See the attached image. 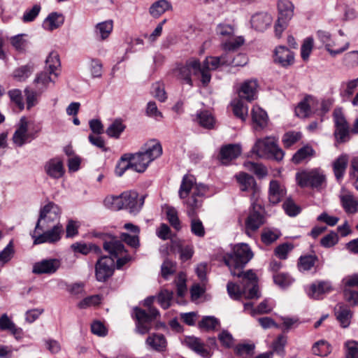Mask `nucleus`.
I'll return each mask as SVG.
<instances>
[{
	"label": "nucleus",
	"instance_id": "nucleus-1",
	"mask_svg": "<svg viewBox=\"0 0 358 358\" xmlns=\"http://www.w3.org/2000/svg\"><path fill=\"white\" fill-rule=\"evenodd\" d=\"M162 154V147L159 142L151 140L145 144L143 150L134 154H124L117 162L115 173L121 177L129 169L142 173L149 164Z\"/></svg>",
	"mask_w": 358,
	"mask_h": 358
},
{
	"label": "nucleus",
	"instance_id": "nucleus-2",
	"mask_svg": "<svg viewBox=\"0 0 358 358\" xmlns=\"http://www.w3.org/2000/svg\"><path fill=\"white\" fill-rule=\"evenodd\" d=\"M99 237L103 241V250L109 256H100L95 264V276L99 282H105L112 276L115 270V259L124 252V245L119 239L108 234Z\"/></svg>",
	"mask_w": 358,
	"mask_h": 358
},
{
	"label": "nucleus",
	"instance_id": "nucleus-3",
	"mask_svg": "<svg viewBox=\"0 0 358 358\" xmlns=\"http://www.w3.org/2000/svg\"><path fill=\"white\" fill-rule=\"evenodd\" d=\"M240 278L242 289L234 282L227 283V289L229 296L234 300H239L243 295L247 299H258L259 294L256 274L252 270H248L242 273Z\"/></svg>",
	"mask_w": 358,
	"mask_h": 358
},
{
	"label": "nucleus",
	"instance_id": "nucleus-4",
	"mask_svg": "<svg viewBox=\"0 0 358 358\" xmlns=\"http://www.w3.org/2000/svg\"><path fill=\"white\" fill-rule=\"evenodd\" d=\"M207 189L206 186L199 185L196 187L194 194L186 201L188 208L187 213L188 217L191 218V232L199 238H203L205 236L206 231L202 222L196 217V210L201 206L203 198L207 192Z\"/></svg>",
	"mask_w": 358,
	"mask_h": 358
},
{
	"label": "nucleus",
	"instance_id": "nucleus-5",
	"mask_svg": "<svg viewBox=\"0 0 358 358\" xmlns=\"http://www.w3.org/2000/svg\"><path fill=\"white\" fill-rule=\"evenodd\" d=\"M253 253L246 243H240L234 246L233 252L224 257V262L229 266L234 276L241 277V270L252 258Z\"/></svg>",
	"mask_w": 358,
	"mask_h": 358
},
{
	"label": "nucleus",
	"instance_id": "nucleus-6",
	"mask_svg": "<svg viewBox=\"0 0 358 358\" xmlns=\"http://www.w3.org/2000/svg\"><path fill=\"white\" fill-rule=\"evenodd\" d=\"M154 300V296H149L145 299L144 306L148 308V311L138 307L134 308L136 331L140 334H147L152 327V322L159 315V310L152 306Z\"/></svg>",
	"mask_w": 358,
	"mask_h": 358
},
{
	"label": "nucleus",
	"instance_id": "nucleus-7",
	"mask_svg": "<svg viewBox=\"0 0 358 358\" xmlns=\"http://www.w3.org/2000/svg\"><path fill=\"white\" fill-rule=\"evenodd\" d=\"M252 152L259 157H271L278 162L282 161L285 155L284 151L278 145L275 138L271 136L257 139Z\"/></svg>",
	"mask_w": 358,
	"mask_h": 358
},
{
	"label": "nucleus",
	"instance_id": "nucleus-8",
	"mask_svg": "<svg viewBox=\"0 0 358 358\" xmlns=\"http://www.w3.org/2000/svg\"><path fill=\"white\" fill-rule=\"evenodd\" d=\"M278 17L275 24V36H281L282 31L286 29L288 22L294 14V6L288 0H280L278 2Z\"/></svg>",
	"mask_w": 358,
	"mask_h": 358
},
{
	"label": "nucleus",
	"instance_id": "nucleus-9",
	"mask_svg": "<svg viewBox=\"0 0 358 358\" xmlns=\"http://www.w3.org/2000/svg\"><path fill=\"white\" fill-rule=\"evenodd\" d=\"M38 231L41 229H34V231L31 234L32 238L34 239V244L38 245L44 243H54L57 242L61 238V235L63 233V227L60 224H57L49 230H47L43 233H39Z\"/></svg>",
	"mask_w": 358,
	"mask_h": 358
},
{
	"label": "nucleus",
	"instance_id": "nucleus-10",
	"mask_svg": "<svg viewBox=\"0 0 358 358\" xmlns=\"http://www.w3.org/2000/svg\"><path fill=\"white\" fill-rule=\"evenodd\" d=\"M296 179L301 187L317 188L325 181V176L316 169L302 171L296 174Z\"/></svg>",
	"mask_w": 358,
	"mask_h": 358
},
{
	"label": "nucleus",
	"instance_id": "nucleus-11",
	"mask_svg": "<svg viewBox=\"0 0 358 358\" xmlns=\"http://www.w3.org/2000/svg\"><path fill=\"white\" fill-rule=\"evenodd\" d=\"M61 213L60 209L52 202L48 203L41 209L39 217L36 224V229L43 230L48 224L57 220Z\"/></svg>",
	"mask_w": 358,
	"mask_h": 358
},
{
	"label": "nucleus",
	"instance_id": "nucleus-12",
	"mask_svg": "<svg viewBox=\"0 0 358 358\" xmlns=\"http://www.w3.org/2000/svg\"><path fill=\"white\" fill-rule=\"evenodd\" d=\"M36 138L33 133L28 132V121L25 117H21L17 128L13 134V141L17 147H22Z\"/></svg>",
	"mask_w": 358,
	"mask_h": 358
},
{
	"label": "nucleus",
	"instance_id": "nucleus-13",
	"mask_svg": "<svg viewBox=\"0 0 358 358\" xmlns=\"http://www.w3.org/2000/svg\"><path fill=\"white\" fill-rule=\"evenodd\" d=\"M145 196L138 197V192L127 191L123 192L124 208L129 210V213L136 215L141 210Z\"/></svg>",
	"mask_w": 358,
	"mask_h": 358
},
{
	"label": "nucleus",
	"instance_id": "nucleus-14",
	"mask_svg": "<svg viewBox=\"0 0 358 358\" xmlns=\"http://www.w3.org/2000/svg\"><path fill=\"white\" fill-rule=\"evenodd\" d=\"M264 222V216L254 206L245 220V234L251 237Z\"/></svg>",
	"mask_w": 358,
	"mask_h": 358
},
{
	"label": "nucleus",
	"instance_id": "nucleus-15",
	"mask_svg": "<svg viewBox=\"0 0 358 358\" xmlns=\"http://www.w3.org/2000/svg\"><path fill=\"white\" fill-rule=\"evenodd\" d=\"M199 60L192 58L187 60L184 66L178 69V77L184 80L190 86H192L193 83L191 75L192 73L195 76L199 75Z\"/></svg>",
	"mask_w": 358,
	"mask_h": 358
},
{
	"label": "nucleus",
	"instance_id": "nucleus-16",
	"mask_svg": "<svg viewBox=\"0 0 358 358\" xmlns=\"http://www.w3.org/2000/svg\"><path fill=\"white\" fill-rule=\"evenodd\" d=\"M44 170L46 174L53 179L61 178L65 173L63 162L58 157L48 160L44 166Z\"/></svg>",
	"mask_w": 358,
	"mask_h": 358
},
{
	"label": "nucleus",
	"instance_id": "nucleus-17",
	"mask_svg": "<svg viewBox=\"0 0 358 358\" xmlns=\"http://www.w3.org/2000/svg\"><path fill=\"white\" fill-rule=\"evenodd\" d=\"M333 287L329 281H317L310 285L308 291V296L314 299H320L323 296L330 293Z\"/></svg>",
	"mask_w": 358,
	"mask_h": 358
},
{
	"label": "nucleus",
	"instance_id": "nucleus-18",
	"mask_svg": "<svg viewBox=\"0 0 358 358\" xmlns=\"http://www.w3.org/2000/svg\"><path fill=\"white\" fill-rule=\"evenodd\" d=\"M59 267V262L56 259H43L36 262L33 266V273L36 274H52Z\"/></svg>",
	"mask_w": 358,
	"mask_h": 358
},
{
	"label": "nucleus",
	"instance_id": "nucleus-19",
	"mask_svg": "<svg viewBox=\"0 0 358 358\" xmlns=\"http://www.w3.org/2000/svg\"><path fill=\"white\" fill-rule=\"evenodd\" d=\"M241 153L240 145L236 144H228L222 147L220 152V160L222 164L227 165L237 158Z\"/></svg>",
	"mask_w": 358,
	"mask_h": 358
},
{
	"label": "nucleus",
	"instance_id": "nucleus-20",
	"mask_svg": "<svg viewBox=\"0 0 358 358\" xmlns=\"http://www.w3.org/2000/svg\"><path fill=\"white\" fill-rule=\"evenodd\" d=\"M185 343L189 348L203 358H209L212 355V352L199 338L187 336L185 339Z\"/></svg>",
	"mask_w": 358,
	"mask_h": 358
},
{
	"label": "nucleus",
	"instance_id": "nucleus-21",
	"mask_svg": "<svg viewBox=\"0 0 358 358\" xmlns=\"http://www.w3.org/2000/svg\"><path fill=\"white\" fill-rule=\"evenodd\" d=\"M294 53L285 46H279L275 50L274 61L283 67H287L294 63Z\"/></svg>",
	"mask_w": 358,
	"mask_h": 358
},
{
	"label": "nucleus",
	"instance_id": "nucleus-22",
	"mask_svg": "<svg viewBox=\"0 0 358 358\" xmlns=\"http://www.w3.org/2000/svg\"><path fill=\"white\" fill-rule=\"evenodd\" d=\"M273 17L267 13H259L254 15L251 18L252 27L259 31H264L272 23Z\"/></svg>",
	"mask_w": 358,
	"mask_h": 358
},
{
	"label": "nucleus",
	"instance_id": "nucleus-23",
	"mask_svg": "<svg viewBox=\"0 0 358 358\" xmlns=\"http://www.w3.org/2000/svg\"><path fill=\"white\" fill-rule=\"evenodd\" d=\"M235 177L241 191L248 192L252 190L254 194L258 191L256 180L253 176L246 173L241 172L236 175Z\"/></svg>",
	"mask_w": 358,
	"mask_h": 358
},
{
	"label": "nucleus",
	"instance_id": "nucleus-24",
	"mask_svg": "<svg viewBox=\"0 0 358 358\" xmlns=\"http://www.w3.org/2000/svg\"><path fill=\"white\" fill-rule=\"evenodd\" d=\"M257 83L256 80H250L244 82L238 92L240 99L252 101L256 99Z\"/></svg>",
	"mask_w": 358,
	"mask_h": 358
},
{
	"label": "nucleus",
	"instance_id": "nucleus-25",
	"mask_svg": "<svg viewBox=\"0 0 358 358\" xmlns=\"http://www.w3.org/2000/svg\"><path fill=\"white\" fill-rule=\"evenodd\" d=\"M71 248L74 252L80 253L83 255L94 253L99 256L102 253L101 248L92 243H86L84 242H76L71 245Z\"/></svg>",
	"mask_w": 358,
	"mask_h": 358
},
{
	"label": "nucleus",
	"instance_id": "nucleus-26",
	"mask_svg": "<svg viewBox=\"0 0 358 358\" xmlns=\"http://www.w3.org/2000/svg\"><path fill=\"white\" fill-rule=\"evenodd\" d=\"M252 119L256 130H262L268 124V115L265 110L257 106L252 109Z\"/></svg>",
	"mask_w": 358,
	"mask_h": 358
},
{
	"label": "nucleus",
	"instance_id": "nucleus-27",
	"mask_svg": "<svg viewBox=\"0 0 358 358\" xmlns=\"http://www.w3.org/2000/svg\"><path fill=\"white\" fill-rule=\"evenodd\" d=\"M64 22V16L57 12L50 13L45 19L43 27L48 31H53L60 27Z\"/></svg>",
	"mask_w": 358,
	"mask_h": 358
},
{
	"label": "nucleus",
	"instance_id": "nucleus-28",
	"mask_svg": "<svg viewBox=\"0 0 358 358\" xmlns=\"http://www.w3.org/2000/svg\"><path fill=\"white\" fill-rule=\"evenodd\" d=\"M199 185H203L199 184ZM199 185L196 183V179L194 176L185 175L182 178V180L179 189V196L180 199H185L187 196L191 189H193L192 196L194 194V190Z\"/></svg>",
	"mask_w": 358,
	"mask_h": 358
},
{
	"label": "nucleus",
	"instance_id": "nucleus-29",
	"mask_svg": "<svg viewBox=\"0 0 358 358\" xmlns=\"http://www.w3.org/2000/svg\"><path fill=\"white\" fill-rule=\"evenodd\" d=\"M340 201L346 213L355 214L358 212V201L351 193L341 194Z\"/></svg>",
	"mask_w": 358,
	"mask_h": 358
},
{
	"label": "nucleus",
	"instance_id": "nucleus-30",
	"mask_svg": "<svg viewBox=\"0 0 358 358\" xmlns=\"http://www.w3.org/2000/svg\"><path fill=\"white\" fill-rule=\"evenodd\" d=\"M335 315L343 328L349 327L352 313L350 308L343 305H338L335 308Z\"/></svg>",
	"mask_w": 358,
	"mask_h": 358
},
{
	"label": "nucleus",
	"instance_id": "nucleus-31",
	"mask_svg": "<svg viewBox=\"0 0 358 358\" xmlns=\"http://www.w3.org/2000/svg\"><path fill=\"white\" fill-rule=\"evenodd\" d=\"M315 102L314 97L310 95L306 96L296 106L295 109L296 115L301 118L308 117L311 113L310 107L313 106Z\"/></svg>",
	"mask_w": 358,
	"mask_h": 358
},
{
	"label": "nucleus",
	"instance_id": "nucleus-32",
	"mask_svg": "<svg viewBox=\"0 0 358 358\" xmlns=\"http://www.w3.org/2000/svg\"><path fill=\"white\" fill-rule=\"evenodd\" d=\"M285 192L276 180H271L269 185L268 199L271 203H278L285 196Z\"/></svg>",
	"mask_w": 358,
	"mask_h": 358
},
{
	"label": "nucleus",
	"instance_id": "nucleus-33",
	"mask_svg": "<svg viewBox=\"0 0 358 358\" xmlns=\"http://www.w3.org/2000/svg\"><path fill=\"white\" fill-rule=\"evenodd\" d=\"M348 163V157L341 155L333 163V170L338 181H341L344 176Z\"/></svg>",
	"mask_w": 358,
	"mask_h": 358
},
{
	"label": "nucleus",
	"instance_id": "nucleus-34",
	"mask_svg": "<svg viewBox=\"0 0 358 358\" xmlns=\"http://www.w3.org/2000/svg\"><path fill=\"white\" fill-rule=\"evenodd\" d=\"M227 57L228 53L223 54L220 57H206L202 65L209 70H216L220 66H228L229 62L227 61Z\"/></svg>",
	"mask_w": 358,
	"mask_h": 358
},
{
	"label": "nucleus",
	"instance_id": "nucleus-35",
	"mask_svg": "<svg viewBox=\"0 0 358 358\" xmlns=\"http://www.w3.org/2000/svg\"><path fill=\"white\" fill-rule=\"evenodd\" d=\"M61 63L59 54L55 51H52L45 60V69L50 72V74H53L55 78L58 76L57 72L60 67Z\"/></svg>",
	"mask_w": 358,
	"mask_h": 358
},
{
	"label": "nucleus",
	"instance_id": "nucleus-36",
	"mask_svg": "<svg viewBox=\"0 0 358 358\" xmlns=\"http://www.w3.org/2000/svg\"><path fill=\"white\" fill-rule=\"evenodd\" d=\"M172 6L167 0H159L153 3L149 9L150 14L155 18H158L166 10H171Z\"/></svg>",
	"mask_w": 358,
	"mask_h": 358
},
{
	"label": "nucleus",
	"instance_id": "nucleus-37",
	"mask_svg": "<svg viewBox=\"0 0 358 358\" xmlns=\"http://www.w3.org/2000/svg\"><path fill=\"white\" fill-rule=\"evenodd\" d=\"M146 343L158 352H163L166 348V341L163 334H156L148 336L146 339Z\"/></svg>",
	"mask_w": 358,
	"mask_h": 358
},
{
	"label": "nucleus",
	"instance_id": "nucleus-38",
	"mask_svg": "<svg viewBox=\"0 0 358 358\" xmlns=\"http://www.w3.org/2000/svg\"><path fill=\"white\" fill-rule=\"evenodd\" d=\"M317 260L318 257L315 255H302L298 260V268L300 271H310Z\"/></svg>",
	"mask_w": 358,
	"mask_h": 358
},
{
	"label": "nucleus",
	"instance_id": "nucleus-39",
	"mask_svg": "<svg viewBox=\"0 0 358 358\" xmlns=\"http://www.w3.org/2000/svg\"><path fill=\"white\" fill-rule=\"evenodd\" d=\"M104 205L112 210L124 209L123 193L118 196L109 195L104 199Z\"/></svg>",
	"mask_w": 358,
	"mask_h": 358
},
{
	"label": "nucleus",
	"instance_id": "nucleus-40",
	"mask_svg": "<svg viewBox=\"0 0 358 358\" xmlns=\"http://www.w3.org/2000/svg\"><path fill=\"white\" fill-rule=\"evenodd\" d=\"M315 151L311 146L306 145L300 148L293 155L292 161L295 164L301 163L303 160L308 157L313 156Z\"/></svg>",
	"mask_w": 358,
	"mask_h": 358
},
{
	"label": "nucleus",
	"instance_id": "nucleus-41",
	"mask_svg": "<svg viewBox=\"0 0 358 358\" xmlns=\"http://www.w3.org/2000/svg\"><path fill=\"white\" fill-rule=\"evenodd\" d=\"M125 128L126 126L122 123V121L120 119H116L107 128L106 133L110 137L118 138Z\"/></svg>",
	"mask_w": 358,
	"mask_h": 358
},
{
	"label": "nucleus",
	"instance_id": "nucleus-42",
	"mask_svg": "<svg viewBox=\"0 0 358 358\" xmlns=\"http://www.w3.org/2000/svg\"><path fill=\"white\" fill-rule=\"evenodd\" d=\"M219 325V320L213 316L203 317L198 324L199 329L206 331H214Z\"/></svg>",
	"mask_w": 358,
	"mask_h": 358
},
{
	"label": "nucleus",
	"instance_id": "nucleus-43",
	"mask_svg": "<svg viewBox=\"0 0 358 358\" xmlns=\"http://www.w3.org/2000/svg\"><path fill=\"white\" fill-rule=\"evenodd\" d=\"M199 124L206 129H212L215 124L214 117L207 110L201 111L197 114Z\"/></svg>",
	"mask_w": 358,
	"mask_h": 358
},
{
	"label": "nucleus",
	"instance_id": "nucleus-44",
	"mask_svg": "<svg viewBox=\"0 0 358 358\" xmlns=\"http://www.w3.org/2000/svg\"><path fill=\"white\" fill-rule=\"evenodd\" d=\"M232 106L233 112L235 116L240 118L243 121H245L248 115V108L243 103L242 99H240L237 101H235L232 103Z\"/></svg>",
	"mask_w": 358,
	"mask_h": 358
},
{
	"label": "nucleus",
	"instance_id": "nucleus-45",
	"mask_svg": "<svg viewBox=\"0 0 358 358\" xmlns=\"http://www.w3.org/2000/svg\"><path fill=\"white\" fill-rule=\"evenodd\" d=\"M113 24L112 20H107L100 22L96 26V33L99 34L102 40L108 37L113 30Z\"/></svg>",
	"mask_w": 358,
	"mask_h": 358
},
{
	"label": "nucleus",
	"instance_id": "nucleus-46",
	"mask_svg": "<svg viewBox=\"0 0 358 358\" xmlns=\"http://www.w3.org/2000/svg\"><path fill=\"white\" fill-rule=\"evenodd\" d=\"M254 344H238L235 348L236 353L243 358H250L254 355Z\"/></svg>",
	"mask_w": 358,
	"mask_h": 358
},
{
	"label": "nucleus",
	"instance_id": "nucleus-47",
	"mask_svg": "<svg viewBox=\"0 0 358 358\" xmlns=\"http://www.w3.org/2000/svg\"><path fill=\"white\" fill-rule=\"evenodd\" d=\"M166 217L170 224L177 231L180 230L181 224L178 218V211L173 207H168L166 210Z\"/></svg>",
	"mask_w": 358,
	"mask_h": 358
},
{
	"label": "nucleus",
	"instance_id": "nucleus-48",
	"mask_svg": "<svg viewBox=\"0 0 358 358\" xmlns=\"http://www.w3.org/2000/svg\"><path fill=\"white\" fill-rule=\"evenodd\" d=\"M0 329L3 331L8 330L13 335H16L19 332V329L6 314H3L0 317Z\"/></svg>",
	"mask_w": 358,
	"mask_h": 358
},
{
	"label": "nucleus",
	"instance_id": "nucleus-49",
	"mask_svg": "<svg viewBox=\"0 0 358 358\" xmlns=\"http://www.w3.org/2000/svg\"><path fill=\"white\" fill-rule=\"evenodd\" d=\"M301 138V133L299 131H291L286 132L282 137V141L285 148H289Z\"/></svg>",
	"mask_w": 358,
	"mask_h": 358
},
{
	"label": "nucleus",
	"instance_id": "nucleus-50",
	"mask_svg": "<svg viewBox=\"0 0 358 358\" xmlns=\"http://www.w3.org/2000/svg\"><path fill=\"white\" fill-rule=\"evenodd\" d=\"M173 298V292L167 289L162 290L157 296L158 303L164 309H167L171 306V301Z\"/></svg>",
	"mask_w": 358,
	"mask_h": 358
},
{
	"label": "nucleus",
	"instance_id": "nucleus-51",
	"mask_svg": "<svg viewBox=\"0 0 358 358\" xmlns=\"http://www.w3.org/2000/svg\"><path fill=\"white\" fill-rule=\"evenodd\" d=\"M13 242L10 241L6 247L0 252V267L8 263L14 255Z\"/></svg>",
	"mask_w": 358,
	"mask_h": 358
},
{
	"label": "nucleus",
	"instance_id": "nucleus-52",
	"mask_svg": "<svg viewBox=\"0 0 358 358\" xmlns=\"http://www.w3.org/2000/svg\"><path fill=\"white\" fill-rule=\"evenodd\" d=\"M273 280L276 285L285 288L290 285L294 280L287 273H279L273 275Z\"/></svg>",
	"mask_w": 358,
	"mask_h": 358
},
{
	"label": "nucleus",
	"instance_id": "nucleus-53",
	"mask_svg": "<svg viewBox=\"0 0 358 358\" xmlns=\"http://www.w3.org/2000/svg\"><path fill=\"white\" fill-rule=\"evenodd\" d=\"M280 234L277 231L271 229H265L261 235L262 241L266 245H270L275 242L279 237Z\"/></svg>",
	"mask_w": 358,
	"mask_h": 358
},
{
	"label": "nucleus",
	"instance_id": "nucleus-54",
	"mask_svg": "<svg viewBox=\"0 0 358 358\" xmlns=\"http://www.w3.org/2000/svg\"><path fill=\"white\" fill-rule=\"evenodd\" d=\"M53 74H50V72L45 69L44 71L40 73L36 78L34 82L36 85H42V88H45L51 82H55L54 78H52Z\"/></svg>",
	"mask_w": 358,
	"mask_h": 358
},
{
	"label": "nucleus",
	"instance_id": "nucleus-55",
	"mask_svg": "<svg viewBox=\"0 0 358 358\" xmlns=\"http://www.w3.org/2000/svg\"><path fill=\"white\" fill-rule=\"evenodd\" d=\"M162 275L167 279L169 275H173L176 271V264L169 259H166L161 267Z\"/></svg>",
	"mask_w": 358,
	"mask_h": 358
},
{
	"label": "nucleus",
	"instance_id": "nucleus-56",
	"mask_svg": "<svg viewBox=\"0 0 358 358\" xmlns=\"http://www.w3.org/2000/svg\"><path fill=\"white\" fill-rule=\"evenodd\" d=\"M313 48V38L308 37L304 41L301 48V55L302 59L308 60Z\"/></svg>",
	"mask_w": 358,
	"mask_h": 358
},
{
	"label": "nucleus",
	"instance_id": "nucleus-57",
	"mask_svg": "<svg viewBox=\"0 0 358 358\" xmlns=\"http://www.w3.org/2000/svg\"><path fill=\"white\" fill-rule=\"evenodd\" d=\"M312 352L315 355L326 356L329 352V345L326 341H319L313 345Z\"/></svg>",
	"mask_w": 358,
	"mask_h": 358
},
{
	"label": "nucleus",
	"instance_id": "nucleus-58",
	"mask_svg": "<svg viewBox=\"0 0 358 358\" xmlns=\"http://www.w3.org/2000/svg\"><path fill=\"white\" fill-rule=\"evenodd\" d=\"M338 242V236L334 231H331L320 240L321 245L327 248L334 246Z\"/></svg>",
	"mask_w": 358,
	"mask_h": 358
},
{
	"label": "nucleus",
	"instance_id": "nucleus-59",
	"mask_svg": "<svg viewBox=\"0 0 358 358\" xmlns=\"http://www.w3.org/2000/svg\"><path fill=\"white\" fill-rule=\"evenodd\" d=\"M293 244L285 243L279 245L278 247H276V248L275 249V254L280 259H286L288 253L291 252L293 250Z\"/></svg>",
	"mask_w": 358,
	"mask_h": 358
},
{
	"label": "nucleus",
	"instance_id": "nucleus-60",
	"mask_svg": "<svg viewBox=\"0 0 358 358\" xmlns=\"http://www.w3.org/2000/svg\"><path fill=\"white\" fill-rule=\"evenodd\" d=\"M41 6L35 4L31 9L27 10L22 16V21L24 22H30L34 21L38 15L41 11Z\"/></svg>",
	"mask_w": 358,
	"mask_h": 358
},
{
	"label": "nucleus",
	"instance_id": "nucleus-61",
	"mask_svg": "<svg viewBox=\"0 0 358 358\" xmlns=\"http://www.w3.org/2000/svg\"><path fill=\"white\" fill-rule=\"evenodd\" d=\"M227 61L229 62L228 66H243L248 63V59L247 56L243 53L238 54L233 58L228 54Z\"/></svg>",
	"mask_w": 358,
	"mask_h": 358
},
{
	"label": "nucleus",
	"instance_id": "nucleus-62",
	"mask_svg": "<svg viewBox=\"0 0 358 358\" xmlns=\"http://www.w3.org/2000/svg\"><path fill=\"white\" fill-rule=\"evenodd\" d=\"M346 348V358H358V343L355 341H348L345 344Z\"/></svg>",
	"mask_w": 358,
	"mask_h": 358
},
{
	"label": "nucleus",
	"instance_id": "nucleus-63",
	"mask_svg": "<svg viewBox=\"0 0 358 358\" xmlns=\"http://www.w3.org/2000/svg\"><path fill=\"white\" fill-rule=\"evenodd\" d=\"M8 96L10 100L15 103L20 110L24 107L22 92L20 90L14 89L8 92Z\"/></svg>",
	"mask_w": 358,
	"mask_h": 358
},
{
	"label": "nucleus",
	"instance_id": "nucleus-64",
	"mask_svg": "<svg viewBox=\"0 0 358 358\" xmlns=\"http://www.w3.org/2000/svg\"><path fill=\"white\" fill-rule=\"evenodd\" d=\"M343 64L349 67L358 65V51L354 50L346 53L343 57Z\"/></svg>",
	"mask_w": 358,
	"mask_h": 358
}]
</instances>
